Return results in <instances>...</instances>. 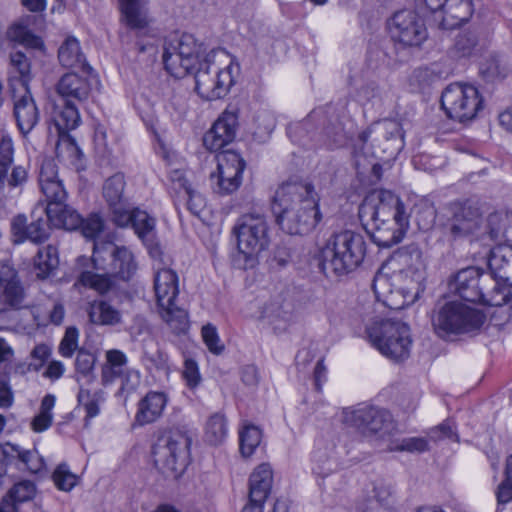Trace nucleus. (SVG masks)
I'll use <instances>...</instances> for the list:
<instances>
[{
	"instance_id": "obj_1",
	"label": "nucleus",
	"mask_w": 512,
	"mask_h": 512,
	"mask_svg": "<svg viewBox=\"0 0 512 512\" xmlns=\"http://www.w3.org/2000/svg\"><path fill=\"white\" fill-rule=\"evenodd\" d=\"M214 52L205 54L203 43L189 33L182 34L164 47L163 63L166 71L175 78L194 74L195 90L204 100L212 101L225 97L234 85L231 66L214 68Z\"/></svg>"
},
{
	"instance_id": "obj_2",
	"label": "nucleus",
	"mask_w": 512,
	"mask_h": 512,
	"mask_svg": "<svg viewBox=\"0 0 512 512\" xmlns=\"http://www.w3.org/2000/svg\"><path fill=\"white\" fill-rule=\"evenodd\" d=\"M318 200L311 183H283L275 191L271 203L276 223L287 234H307L322 218Z\"/></svg>"
},
{
	"instance_id": "obj_3",
	"label": "nucleus",
	"mask_w": 512,
	"mask_h": 512,
	"mask_svg": "<svg viewBox=\"0 0 512 512\" xmlns=\"http://www.w3.org/2000/svg\"><path fill=\"white\" fill-rule=\"evenodd\" d=\"M320 267L327 276H345L357 269L366 254V242L362 234L344 230L334 234L322 252Z\"/></svg>"
},
{
	"instance_id": "obj_4",
	"label": "nucleus",
	"mask_w": 512,
	"mask_h": 512,
	"mask_svg": "<svg viewBox=\"0 0 512 512\" xmlns=\"http://www.w3.org/2000/svg\"><path fill=\"white\" fill-rule=\"evenodd\" d=\"M454 292L464 301L486 306L501 307L512 298L511 289L495 281L476 267L460 270L450 284Z\"/></svg>"
},
{
	"instance_id": "obj_5",
	"label": "nucleus",
	"mask_w": 512,
	"mask_h": 512,
	"mask_svg": "<svg viewBox=\"0 0 512 512\" xmlns=\"http://www.w3.org/2000/svg\"><path fill=\"white\" fill-rule=\"evenodd\" d=\"M485 320L483 312L458 301L438 302L431 313L433 331L441 339L477 331Z\"/></svg>"
},
{
	"instance_id": "obj_6",
	"label": "nucleus",
	"mask_w": 512,
	"mask_h": 512,
	"mask_svg": "<svg viewBox=\"0 0 512 512\" xmlns=\"http://www.w3.org/2000/svg\"><path fill=\"white\" fill-rule=\"evenodd\" d=\"M366 331L372 346L386 358L399 362L409 357L412 339L407 324L381 319L374 321Z\"/></svg>"
},
{
	"instance_id": "obj_7",
	"label": "nucleus",
	"mask_w": 512,
	"mask_h": 512,
	"mask_svg": "<svg viewBox=\"0 0 512 512\" xmlns=\"http://www.w3.org/2000/svg\"><path fill=\"white\" fill-rule=\"evenodd\" d=\"M89 261L92 262L95 270L107 272L114 278L124 281L130 280L137 270L132 252L124 246H117L112 241H95L91 259L85 256L77 259L79 266H84Z\"/></svg>"
},
{
	"instance_id": "obj_8",
	"label": "nucleus",
	"mask_w": 512,
	"mask_h": 512,
	"mask_svg": "<svg viewBox=\"0 0 512 512\" xmlns=\"http://www.w3.org/2000/svg\"><path fill=\"white\" fill-rule=\"evenodd\" d=\"M239 253L244 256L245 268L253 267L256 257L269 246L268 225L261 214L248 213L238 218L233 229Z\"/></svg>"
},
{
	"instance_id": "obj_9",
	"label": "nucleus",
	"mask_w": 512,
	"mask_h": 512,
	"mask_svg": "<svg viewBox=\"0 0 512 512\" xmlns=\"http://www.w3.org/2000/svg\"><path fill=\"white\" fill-rule=\"evenodd\" d=\"M359 219L362 224H375V221L396 220L404 225L409 215L404 203L390 190L374 189L369 192L359 206Z\"/></svg>"
},
{
	"instance_id": "obj_10",
	"label": "nucleus",
	"mask_w": 512,
	"mask_h": 512,
	"mask_svg": "<svg viewBox=\"0 0 512 512\" xmlns=\"http://www.w3.org/2000/svg\"><path fill=\"white\" fill-rule=\"evenodd\" d=\"M295 133H307L315 146L328 149L339 147L346 140L342 122L336 116L328 118L324 108L314 109L301 124L295 126Z\"/></svg>"
},
{
	"instance_id": "obj_11",
	"label": "nucleus",
	"mask_w": 512,
	"mask_h": 512,
	"mask_svg": "<svg viewBox=\"0 0 512 512\" xmlns=\"http://www.w3.org/2000/svg\"><path fill=\"white\" fill-rule=\"evenodd\" d=\"M440 102L446 115L461 123L473 120L483 108V98L478 89L462 83L448 85L442 92Z\"/></svg>"
},
{
	"instance_id": "obj_12",
	"label": "nucleus",
	"mask_w": 512,
	"mask_h": 512,
	"mask_svg": "<svg viewBox=\"0 0 512 512\" xmlns=\"http://www.w3.org/2000/svg\"><path fill=\"white\" fill-rule=\"evenodd\" d=\"M347 422L365 438L389 441L397 433L391 413L377 406L363 405L346 416Z\"/></svg>"
},
{
	"instance_id": "obj_13",
	"label": "nucleus",
	"mask_w": 512,
	"mask_h": 512,
	"mask_svg": "<svg viewBox=\"0 0 512 512\" xmlns=\"http://www.w3.org/2000/svg\"><path fill=\"white\" fill-rule=\"evenodd\" d=\"M191 438L180 430L161 435L153 446L154 462L160 469L177 473L188 463Z\"/></svg>"
},
{
	"instance_id": "obj_14",
	"label": "nucleus",
	"mask_w": 512,
	"mask_h": 512,
	"mask_svg": "<svg viewBox=\"0 0 512 512\" xmlns=\"http://www.w3.org/2000/svg\"><path fill=\"white\" fill-rule=\"evenodd\" d=\"M387 27L392 40L404 46H420L428 36L424 20L411 9L396 11Z\"/></svg>"
},
{
	"instance_id": "obj_15",
	"label": "nucleus",
	"mask_w": 512,
	"mask_h": 512,
	"mask_svg": "<svg viewBox=\"0 0 512 512\" xmlns=\"http://www.w3.org/2000/svg\"><path fill=\"white\" fill-rule=\"evenodd\" d=\"M481 214L469 201H455L447 208V218L443 225L445 233L456 240L473 235L477 240Z\"/></svg>"
},
{
	"instance_id": "obj_16",
	"label": "nucleus",
	"mask_w": 512,
	"mask_h": 512,
	"mask_svg": "<svg viewBox=\"0 0 512 512\" xmlns=\"http://www.w3.org/2000/svg\"><path fill=\"white\" fill-rule=\"evenodd\" d=\"M246 167L245 160L233 150H224L217 155V174L211 175L213 190L220 195H229L238 190Z\"/></svg>"
},
{
	"instance_id": "obj_17",
	"label": "nucleus",
	"mask_w": 512,
	"mask_h": 512,
	"mask_svg": "<svg viewBox=\"0 0 512 512\" xmlns=\"http://www.w3.org/2000/svg\"><path fill=\"white\" fill-rule=\"evenodd\" d=\"M14 145L12 138L4 135L0 140V192L22 190L28 181L26 167L13 165Z\"/></svg>"
},
{
	"instance_id": "obj_18",
	"label": "nucleus",
	"mask_w": 512,
	"mask_h": 512,
	"mask_svg": "<svg viewBox=\"0 0 512 512\" xmlns=\"http://www.w3.org/2000/svg\"><path fill=\"white\" fill-rule=\"evenodd\" d=\"M30 222L24 214L16 215L11 221L12 234L18 238L17 242L30 240L41 244L50 236L51 223L46 216V208L33 210Z\"/></svg>"
},
{
	"instance_id": "obj_19",
	"label": "nucleus",
	"mask_w": 512,
	"mask_h": 512,
	"mask_svg": "<svg viewBox=\"0 0 512 512\" xmlns=\"http://www.w3.org/2000/svg\"><path fill=\"white\" fill-rule=\"evenodd\" d=\"M9 465L38 473L44 467V460L35 448L24 449L18 444L7 442L0 444V478L6 474Z\"/></svg>"
},
{
	"instance_id": "obj_20",
	"label": "nucleus",
	"mask_w": 512,
	"mask_h": 512,
	"mask_svg": "<svg viewBox=\"0 0 512 512\" xmlns=\"http://www.w3.org/2000/svg\"><path fill=\"white\" fill-rule=\"evenodd\" d=\"M477 241L490 246L504 243H512V213L494 212L489 214L485 222H480V230L477 232Z\"/></svg>"
},
{
	"instance_id": "obj_21",
	"label": "nucleus",
	"mask_w": 512,
	"mask_h": 512,
	"mask_svg": "<svg viewBox=\"0 0 512 512\" xmlns=\"http://www.w3.org/2000/svg\"><path fill=\"white\" fill-rule=\"evenodd\" d=\"M375 130H378L385 140L396 142V149L399 150L403 146L402 129L398 122L386 120L377 125H372L361 131L354 142L353 156L357 169L361 166V158L366 159L368 157V152L365 151V145L368 143L371 134Z\"/></svg>"
},
{
	"instance_id": "obj_22",
	"label": "nucleus",
	"mask_w": 512,
	"mask_h": 512,
	"mask_svg": "<svg viewBox=\"0 0 512 512\" xmlns=\"http://www.w3.org/2000/svg\"><path fill=\"white\" fill-rule=\"evenodd\" d=\"M237 114L224 111L203 137L204 146L210 151H219L231 143L236 135Z\"/></svg>"
},
{
	"instance_id": "obj_23",
	"label": "nucleus",
	"mask_w": 512,
	"mask_h": 512,
	"mask_svg": "<svg viewBox=\"0 0 512 512\" xmlns=\"http://www.w3.org/2000/svg\"><path fill=\"white\" fill-rule=\"evenodd\" d=\"M125 186L124 174L117 172L107 178L102 187V194L111 212V219L117 217L122 223L127 219L122 212L130 206L124 194Z\"/></svg>"
},
{
	"instance_id": "obj_24",
	"label": "nucleus",
	"mask_w": 512,
	"mask_h": 512,
	"mask_svg": "<svg viewBox=\"0 0 512 512\" xmlns=\"http://www.w3.org/2000/svg\"><path fill=\"white\" fill-rule=\"evenodd\" d=\"M11 93L14 101L13 114L17 127L22 134L26 135L32 131L39 121L38 108L30 88L20 89L19 95L17 91H11Z\"/></svg>"
},
{
	"instance_id": "obj_25",
	"label": "nucleus",
	"mask_w": 512,
	"mask_h": 512,
	"mask_svg": "<svg viewBox=\"0 0 512 512\" xmlns=\"http://www.w3.org/2000/svg\"><path fill=\"white\" fill-rule=\"evenodd\" d=\"M122 213L125 214L127 219L122 223L117 217L113 218L115 225L119 227L131 226L143 243L148 248H152L155 244V219L145 211L138 208L132 209L131 205Z\"/></svg>"
},
{
	"instance_id": "obj_26",
	"label": "nucleus",
	"mask_w": 512,
	"mask_h": 512,
	"mask_svg": "<svg viewBox=\"0 0 512 512\" xmlns=\"http://www.w3.org/2000/svg\"><path fill=\"white\" fill-rule=\"evenodd\" d=\"M474 13L472 0H447L440 19L434 24L442 30H450L468 22Z\"/></svg>"
},
{
	"instance_id": "obj_27",
	"label": "nucleus",
	"mask_w": 512,
	"mask_h": 512,
	"mask_svg": "<svg viewBox=\"0 0 512 512\" xmlns=\"http://www.w3.org/2000/svg\"><path fill=\"white\" fill-rule=\"evenodd\" d=\"M56 92L59 99L80 104L89 98L91 84L86 77L70 72L58 80Z\"/></svg>"
},
{
	"instance_id": "obj_28",
	"label": "nucleus",
	"mask_w": 512,
	"mask_h": 512,
	"mask_svg": "<svg viewBox=\"0 0 512 512\" xmlns=\"http://www.w3.org/2000/svg\"><path fill=\"white\" fill-rule=\"evenodd\" d=\"M33 78L31 59L22 51L9 54L8 86L10 91L29 89Z\"/></svg>"
},
{
	"instance_id": "obj_29",
	"label": "nucleus",
	"mask_w": 512,
	"mask_h": 512,
	"mask_svg": "<svg viewBox=\"0 0 512 512\" xmlns=\"http://www.w3.org/2000/svg\"><path fill=\"white\" fill-rule=\"evenodd\" d=\"M50 122V133H52L53 129L57 134L70 132L77 128L81 122L78 104L58 98L53 104L50 113Z\"/></svg>"
},
{
	"instance_id": "obj_30",
	"label": "nucleus",
	"mask_w": 512,
	"mask_h": 512,
	"mask_svg": "<svg viewBox=\"0 0 512 512\" xmlns=\"http://www.w3.org/2000/svg\"><path fill=\"white\" fill-rule=\"evenodd\" d=\"M489 271L495 281H499L501 285H505L507 279L512 273V242L496 245L490 250L488 258Z\"/></svg>"
},
{
	"instance_id": "obj_31",
	"label": "nucleus",
	"mask_w": 512,
	"mask_h": 512,
	"mask_svg": "<svg viewBox=\"0 0 512 512\" xmlns=\"http://www.w3.org/2000/svg\"><path fill=\"white\" fill-rule=\"evenodd\" d=\"M168 398L164 392L149 391L137 405L135 422L144 426L154 423L163 414Z\"/></svg>"
},
{
	"instance_id": "obj_32",
	"label": "nucleus",
	"mask_w": 512,
	"mask_h": 512,
	"mask_svg": "<svg viewBox=\"0 0 512 512\" xmlns=\"http://www.w3.org/2000/svg\"><path fill=\"white\" fill-rule=\"evenodd\" d=\"M366 230L372 231V239L379 246L383 248H390L398 244L403 239L409 222L401 225L396 220L383 222L375 221V224H362Z\"/></svg>"
},
{
	"instance_id": "obj_33",
	"label": "nucleus",
	"mask_w": 512,
	"mask_h": 512,
	"mask_svg": "<svg viewBox=\"0 0 512 512\" xmlns=\"http://www.w3.org/2000/svg\"><path fill=\"white\" fill-rule=\"evenodd\" d=\"M273 484V471L269 464L257 466L249 477L248 498L254 502H266Z\"/></svg>"
},
{
	"instance_id": "obj_34",
	"label": "nucleus",
	"mask_w": 512,
	"mask_h": 512,
	"mask_svg": "<svg viewBox=\"0 0 512 512\" xmlns=\"http://www.w3.org/2000/svg\"><path fill=\"white\" fill-rule=\"evenodd\" d=\"M46 216L55 228H61L69 231L79 229L82 223V216L73 207L62 203H53L46 206Z\"/></svg>"
},
{
	"instance_id": "obj_35",
	"label": "nucleus",
	"mask_w": 512,
	"mask_h": 512,
	"mask_svg": "<svg viewBox=\"0 0 512 512\" xmlns=\"http://www.w3.org/2000/svg\"><path fill=\"white\" fill-rule=\"evenodd\" d=\"M154 290L158 305L175 301L178 289V276L169 268L158 269L154 277Z\"/></svg>"
},
{
	"instance_id": "obj_36",
	"label": "nucleus",
	"mask_w": 512,
	"mask_h": 512,
	"mask_svg": "<svg viewBox=\"0 0 512 512\" xmlns=\"http://www.w3.org/2000/svg\"><path fill=\"white\" fill-rule=\"evenodd\" d=\"M373 498H368L356 505L358 512H373L378 507L389 508L394 503V489L390 482L379 479L373 483Z\"/></svg>"
},
{
	"instance_id": "obj_37",
	"label": "nucleus",
	"mask_w": 512,
	"mask_h": 512,
	"mask_svg": "<svg viewBox=\"0 0 512 512\" xmlns=\"http://www.w3.org/2000/svg\"><path fill=\"white\" fill-rule=\"evenodd\" d=\"M6 38L15 44L24 46L27 49L44 51L43 39L33 33L24 20L12 23L6 31Z\"/></svg>"
},
{
	"instance_id": "obj_38",
	"label": "nucleus",
	"mask_w": 512,
	"mask_h": 512,
	"mask_svg": "<svg viewBox=\"0 0 512 512\" xmlns=\"http://www.w3.org/2000/svg\"><path fill=\"white\" fill-rule=\"evenodd\" d=\"M59 266L58 249L54 245L39 248L33 259V270L37 279L45 280L53 275Z\"/></svg>"
},
{
	"instance_id": "obj_39",
	"label": "nucleus",
	"mask_w": 512,
	"mask_h": 512,
	"mask_svg": "<svg viewBox=\"0 0 512 512\" xmlns=\"http://www.w3.org/2000/svg\"><path fill=\"white\" fill-rule=\"evenodd\" d=\"M58 59L60 64L66 68H81L84 71L91 69L81 52L79 41L74 37H68L62 43L58 50Z\"/></svg>"
},
{
	"instance_id": "obj_40",
	"label": "nucleus",
	"mask_w": 512,
	"mask_h": 512,
	"mask_svg": "<svg viewBox=\"0 0 512 512\" xmlns=\"http://www.w3.org/2000/svg\"><path fill=\"white\" fill-rule=\"evenodd\" d=\"M121 13L126 25L134 30L144 29L148 25V17L144 8V0H119Z\"/></svg>"
},
{
	"instance_id": "obj_41",
	"label": "nucleus",
	"mask_w": 512,
	"mask_h": 512,
	"mask_svg": "<svg viewBox=\"0 0 512 512\" xmlns=\"http://www.w3.org/2000/svg\"><path fill=\"white\" fill-rule=\"evenodd\" d=\"M88 317L95 325H117L121 322V313L106 301H93L88 308Z\"/></svg>"
},
{
	"instance_id": "obj_42",
	"label": "nucleus",
	"mask_w": 512,
	"mask_h": 512,
	"mask_svg": "<svg viewBox=\"0 0 512 512\" xmlns=\"http://www.w3.org/2000/svg\"><path fill=\"white\" fill-rule=\"evenodd\" d=\"M158 307L162 319L175 334L179 335L188 329V313L183 308L178 307L175 301H171L170 304L163 303V305H158Z\"/></svg>"
},
{
	"instance_id": "obj_43",
	"label": "nucleus",
	"mask_w": 512,
	"mask_h": 512,
	"mask_svg": "<svg viewBox=\"0 0 512 512\" xmlns=\"http://www.w3.org/2000/svg\"><path fill=\"white\" fill-rule=\"evenodd\" d=\"M262 439L261 429L249 422H244L239 429L240 452L244 457H250L260 445Z\"/></svg>"
},
{
	"instance_id": "obj_44",
	"label": "nucleus",
	"mask_w": 512,
	"mask_h": 512,
	"mask_svg": "<svg viewBox=\"0 0 512 512\" xmlns=\"http://www.w3.org/2000/svg\"><path fill=\"white\" fill-rule=\"evenodd\" d=\"M205 440L211 445L221 444L228 436V423L224 414H212L205 425Z\"/></svg>"
},
{
	"instance_id": "obj_45",
	"label": "nucleus",
	"mask_w": 512,
	"mask_h": 512,
	"mask_svg": "<svg viewBox=\"0 0 512 512\" xmlns=\"http://www.w3.org/2000/svg\"><path fill=\"white\" fill-rule=\"evenodd\" d=\"M79 404L85 410V427H88L89 421L100 413V404L104 402V392L102 390L90 391L80 389L77 396Z\"/></svg>"
},
{
	"instance_id": "obj_46",
	"label": "nucleus",
	"mask_w": 512,
	"mask_h": 512,
	"mask_svg": "<svg viewBox=\"0 0 512 512\" xmlns=\"http://www.w3.org/2000/svg\"><path fill=\"white\" fill-rule=\"evenodd\" d=\"M497 500L496 512H502L505 505L512 502V454L505 460L504 478L495 491Z\"/></svg>"
},
{
	"instance_id": "obj_47",
	"label": "nucleus",
	"mask_w": 512,
	"mask_h": 512,
	"mask_svg": "<svg viewBox=\"0 0 512 512\" xmlns=\"http://www.w3.org/2000/svg\"><path fill=\"white\" fill-rule=\"evenodd\" d=\"M429 449V443L424 437L395 438L392 436L387 444L390 452L423 453Z\"/></svg>"
},
{
	"instance_id": "obj_48",
	"label": "nucleus",
	"mask_w": 512,
	"mask_h": 512,
	"mask_svg": "<svg viewBox=\"0 0 512 512\" xmlns=\"http://www.w3.org/2000/svg\"><path fill=\"white\" fill-rule=\"evenodd\" d=\"M112 275L107 272L102 274L92 271H82L78 277V282L84 287L92 288L100 294H104L112 289L114 282Z\"/></svg>"
},
{
	"instance_id": "obj_49",
	"label": "nucleus",
	"mask_w": 512,
	"mask_h": 512,
	"mask_svg": "<svg viewBox=\"0 0 512 512\" xmlns=\"http://www.w3.org/2000/svg\"><path fill=\"white\" fill-rule=\"evenodd\" d=\"M392 276L379 270L374 276L372 282V289L378 301L387 303L389 295L395 290V285L392 283Z\"/></svg>"
},
{
	"instance_id": "obj_50",
	"label": "nucleus",
	"mask_w": 512,
	"mask_h": 512,
	"mask_svg": "<svg viewBox=\"0 0 512 512\" xmlns=\"http://www.w3.org/2000/svg\"><path fill=\"white\" fill-rule=\"evenodd\" d=\"M174 204L176 207L182 204L191 214L199 216L205 206V200L200 193L191 187L189 190H185L180 198H175Z\"/></svg>"
},
{
	"instance_id": "obj_51",
	"label": "nucleus",
	"mask_w": 512,
	"mask_h": 512,
	"mask_svg": "<svg viewBox=\"0 0 512 512\" xmlns=\"http://www.w3.org/2000/svg\"><path fill=\"white\" fill-rule=\"evenodd\" d=\"M36 492L35 484L32 481L24 480L13 485L8 494L4 498H8L15 503H23L31 500Z\"/></svg>"
},
{
	"instance_id": "obj_52",
	"label": "nucleus",
	"mask_w": 512,
	"mask_h": 512,
	"mask_svg": "<svg viewBox=\"0 0 512 512\" xmlns=\"http://www.w3.org/2000/svg\"><path fill=\"white\" fill-rule=\"evenodd\" d=\"M52 479L59 490L70 491L76 486L78 477L70 471L67 464L62 463L54 470Z\"/></svg>"
},
{
	"instance_id": "obj_53",
	"label": "nucleus",
	"mask_w": 512,
	"mask_h": 512,
	"mask_svg": "<svg viewBox=\"0 0 512 512\" xmlns=\"http://www.w3.org/2000/svg\"><path fill=\"white\" fill-rule=\"evenodd\" d=\"M40 189L45 196L47 203L46 206H51L53 203H62L67 201L68 193L61 179L40 186Z\"/></svg>"
},
{
	"instance_id": "obj_54",
	"label": "nucleus",
	"mask_w": 512,
	"mask_h": 512,
	"mask_svg": "<svg viewBox=\"0 0 512 512\" xmlns=\"http://www.w3.org/2000/svg\"><path fill=\"white\" fill-rule=\"evenodd\" d=\"M478 44V37L472 31H464L455 39L454 49L458 57H469Z\"/></svg>"
},
{
	"instance_id": "obj_55",
	"label": "nucleus",
	"mask_w": 512,
	"mask_h": 512,
	"mask_svg": "<svg viewBox=\"0 0 512 512\" xmlns=\"http://www.w3.org/2000/svg\"><path fill=\"white\" fill-rule=\"evenodd\" d=\"M95 362L96 357L94 354L84 349H79L75 359V370L90 382L94 378L93 371Z\"/></svg>"
},
{
	"instance_id": "obj_56",
	"label": "nucleus",
	"mask_w": 512,
	"mask_h": 512,
	"mask_svg": "<svg viewBox=\"0 0 512 512\" xmlns=\"http://www.w3.org/2000/svg\"><path fill=\"white\" fill-rule=\"evenodd\" d=\"M78 338V329L75 326L67 327L58 347L59 354L64 358H71L78 350Z\"/></svg>"
},
{
	"instance_id": "obj_57",
	"label": "nucleus",
	"mask_w": 512,
	"mask_h": 512,
	"mask_svg": "<svg viewBox=\"0 0 512 512\" xmlns=\"http://www.w3.org/2000/svg\"><path fill=\"white\" fill-rule=\"evenodd\" d=\"M79 229H81L82 234L85 238L93 239L95 242L97 241L96 237L104 229V220L99 214L93 213L89 215V217L86 219L82 217V223Z\"/></svg>"
},
{
	"instance_id": "obj_58",
	"label": "nucleus",
	"mask_w": 512,
	"mask_h": 512,
	"mask_svg": "<svg viewBox=\"0 0 512 512\" xmlns=\"http://www.w3.org/2000/svg\"><path fill=\"white\" fill-rule=\"evenodd\" d=\"M182 377L187 387L191 390L196 389L200 385L202 377L198 364L194 359L185 358Z\"/></svg>"
},
{
	"instance_id": "obj_59",
	"label": "nucleus",
	"mask_w": 512,
	"mask_h": 512,
	"mask_svg": "<svg viewBox=\"0 0 512 512\" xmlns=\"http://www.w3.org/2000/svg\"><path fill=\"white\" fill-rule=\"evenodd\" d=\"M170 181V191L174 193V199L180 198L185 190H189L191 186L186 179L185 172L181 169H173L168 175Z\"/></svg>"
},
{
	"instance_id": "obj_60",
	"label": "nucleus",
	"mask_w": 512,
	"mask_h": 512,
	"mask_svg": "<svg viewBox=\"0 0 512 512\" xmlns=\"http://www.w3.org/2000/svg\"><path fill=\"white\" fill-rule=\"evenodd\" d=\"M57 136L56 153L58 156L65 149L70 157L80 158L82 152L69 132L57 133Z\"/></svg>"
},
{
	"instance_id": "obj_61",
	"label": "nucleus",
	"mask_w": 512,
	"mask_h": 512,
	"mask_svg": "<svg viewBox=\"0 0 512 512\" xmlns=\"http://www.w3.org/2000/svg\"><path fill=\"white\" fill-rule=\"evenodd\" d=\"M165 111L174 122L183 120L187 113V103L181 96L173 95L165 105Z\"/></svg>"
},
{
	"instance_id": "obj_62",
	"label": "nucleus",
	"mask_w": 512,
	"mask_h": 512,
	"mask_svg": "<svg viewBox=\"0 0 512 512\" xmlns=\"http://www.w3.org/2000/svg\"><path fill=\"white\" fill-rule=\"evenodd\" d=\"M202 337L209 351L213 354L219 355L224 350V346L219 344V336L215 326L211 324L202 327Z\"/></svg>"
},
{
	"instance_id": "obj_63",
	"label": "nucleus",
	"mask_w": 512,
	"mask_h": 512,
	"mask_svg": "<svg viewBox=\"0 0 512 512\" xmlns=\"http://www.w3.org/2000/svg\"><path fill=\"white\" fill-rule=\"evenodd\" d=\"M57 180H60V178L58 176V167L55 161L51 158L43 159L39 172V186H43Z\"/></svg>"
},
{
	"instance_id": "obj_64",
	"label": "nucleus",
	"mask_w": 512,
	"mask_h": 512,
	"mask_svg": "<svg viewBox=\"0 0 512 512\" xmlns=\"http://www.w3.org/2000/svg\"><path fill=\"white\" fill-rule=\"evenodd\" d=\"M436 220V211L432 206L418 208L415 214V222L422 231L430 230Z\"/></svg>"
}]
</instances>
